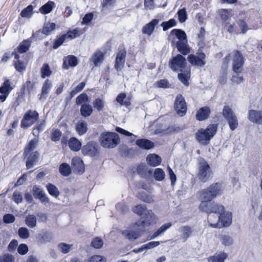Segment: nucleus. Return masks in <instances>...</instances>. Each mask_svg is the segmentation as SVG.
Segmentation results:
<instances>
[{"label": "nucleus", "mask_w": 262, "mask_h": 262, "mask_svg": "<svg viewBox=\"0 0 262 262\" xmlns=\"http://www.w3.org/2000/svg\"><path fill=\"white\" fill-rule=\"evenodd\" d=\"M205 58L206 55L199 49L195 55H189L187 60L192 66L203 67L206 64Z\"/></svg>", "instance_id": "nucleus-9"}, {"label": "nucleus", "mask_w": 262, "mask_h": 262, "mask_svg": "<svg viewBox=\"0 0 262 262\" xmlns=\"http://www.w3.org/2000/svg\"><path fill=\"white\" fill-rule=\"evenodd\" d=\"M25 222L28 227L33 228L36 226L37 219L34 215L29 214L26 217Z\"/></svg>", "instance_id": "nucleus-43"}, {"label": "nucleus", "mask_w": 262, "mask_h": 262, "mask_svg": "<svg viewBox=\"0 0 262 262\" xmlns=\"http://www.w3.org/2000/svg\"><path fill=\"white\" fill-rule=\"evenodd\" d=\"M30 42L28 40L24 41L21 43L18 47V51L20 53H24L26 52L29 48Z\"/></svg>", "instance_id": "nucleus-56"}, {"label": "nucleus", "mask_w": 262, "mask_h": 262, "mask_svg": "<svg viewBox=\"0 0 262 262\" xmlns=\"http://www.w3.org/2000/svg\"><path fill=\"white\" fill-rule=\"evenodd\" d=\"M212 172L208 163L204 159L200 161L199 166V179L203 182L207 181L211 176Z\"/></svg>", "instance_id": "nucleus-8"}, {"label": "nucleus", "mask_w": 262, "mask_h": 262, "mask_svg": "<svg viewBox=\"0 0 262 262\" xmlns=\"http://www.w3.org/2000/svg\"><path fill=\"white\" fill-rule=\"evenodd\" d=\"M143 215H144V216L141 217L140 219L136 223V226L139 227H144L145 226L149 225L151 223L154 222L156 219V216L152 210H147Z\"/></svg>", "instance_id": "nucleus-12"}, {"label": "nucleus", "mask_w": 262, "mask_h": 262, "mask_svg": "<svg viewBox=\"0 0 262 262\" xmlns=\"http://www.w3.org/2000/svg\"><path fill=\"white\" fill-rule=\"evenodd\" d=\"M90 60L95 67L100 66L104 60L103 53L100 50L96 51L92 56Z\"/></svg>", "instance_id": "nucleus-22"}, {"label": "nucleus", "mask_w": 262, "mask_h": 262, "mask_svg": "<svg viewBox=\"0 0 262 262\" xmlns=\"http://www.w3.org/2000/svg\"><path fill=\"white\" fill-rule=\"evenodd\" d=\"M55 7V3L53 1H49L39 8V11L43 14H48L52 12Z\"/></svg>", "instance_id": "nucleus-31"}, {"label": "nucleus", "mask_w": 262, "mask_h": 262, "mask_svg": "<svg viewBox=\"0 0 262 262\" xmlns=\"http://www.w3.org/2000/svg\"><path fill=\"white\" fill-rule=\"evenodd\" d=\"M248 119L252 122L262 124V111L250 110L248 112Z\"/></svg>", "instance_id": "nucleus-16"}, {"label": "nucleus", "mask_w": 262, "mask_h": 262, "mask_svg": "<svg viewBox=\"0 0 262 262\" xmlns=\"http://www.w3.org/2000/svg\"><path fill=\"white\" fill-rule=\"evenodd\" d=\"M174 109L177 114L182 117L186 113L187 106L185 99L181 95H178L176 98L174 102Z\"/></svg>", "instance_id": "nucleus-11"}, {"label": "nucleus", "mask_w": 262, "mask_h": 262, "mask_svg": "<svg viewBox=\"0 0 262 262\" xmlns=\"http://www.w3.org/2000/svg\"><path fill=\"white\" fill-rule=\"evenodd\" d=\"M85 86V82H82L78 84L74 90H73L70 93V98H73L78 93L81 92L84 86Z\"/></svg>", "instance_id": "nucleus-58"}, {"label": "nucleus", "mask_w": 262, "mask_h": 262, "mask_svg": "<svg viewBox=\"0 0 262 262\" xmlns=\"http://www.w3.org/2000/svg\"><path fill=\"white\" fill-rule=\"evenodd\" d=\"M47 189L49 193L57 198L59 195V191L58 188L53 184L49 183L46 186Z\"/></svg>", "instance_id": "nucleus-46"}, {"label": "nucleus", "mask_w": 262, "mask_h": 262, "mask_svg": "<svg viewBox=\"0 0 262 262\" xmlns=\"http://www.w3.org/2000/svg\"><path fill=\"white\" fill-rule=\"evenodd\" d=\"M170 34L175 35L174 38L177 39V41H184L187 39L186 33L181 29H173L171 31Z\"/></svg>", "instance_id": "nucleus-32"}, {"label": "nucleus", "mask_w": 262, "mask_h": 262, "mask_svg": "<svg viewBox=\"0 0 262 262\" xmlns=\"http://www.w3.org/2000/svg\"><path fill=\"white\" fill-rule=\"evenodd\" d=\"M126 54V52L124 47L123 46H120L114 65L115 68L117 71H120L123 68L125 62Z\"/></svg>", "instance_id": "nucleus-10"}, {"label": "nucleus", "mask_w": 262, "mask_h": 262, "mask_svg": "<svg viewBox=\"0 0 262 262\" xmlns=\"http://www.w3.org/2000/svg\"><path fill=\"white\" fill-rule=\"evenodd\" d=\"M146 161L148 164L152 166L159 165L162 161L161 158L158 155L153 154L147 156Z\"/></svg>", "instance_id": "nucleus-25"}, {"label": "nucleus", "mask_w": 262, "mask_h": 262, "mask_svg": "<svg viewBox=\"0 0 262 262\" xmlns=\"http://www.w3.org/2000/svg\"><path fill=\"white\" fill-rule=\"evenodd\" d=\"M34 7L32 5H30L26 8L24 9L20 12V16L23 18H30L33 14Z\"/></svg>", "instance_id": "nucleus-44"}, {"label": "nucleus", "mask_w": 262, "mask_h": 262, "mask_svg": "<svg viewBox=\"0 0 262 262\" xmlns=\"http://www.w3.org/2000/svg\"><path fill=\"white\" fill-rule=\"evenodd\" d=\"M169 68L174 72H179L178 79L186 86L189 85L190 69L187 66L186 58L181 54H178L169 60Z\"/></svg>", "instance_id": "nucleus-1"}, {"label": "nucleus", "mask_w": 262, "mask_h": 262, "mask_svg": "<svg viewBox=\"0 0 262 262\" xmlns=\"http://www.w3.org/2000/svg\"><path fill=\"white\" fill-rule=\"evenodd\" d=\"M147 210V209L145 205L141 204L137 205L132 208L133 211L140 216L143 215Z\"/></svg>", "instance_id": "nucleus-47"}, {"label": "nucleus", "mask_w": 262, "mask_h": 262, "mask_svg": "<svg viewBox=\"0 0 262 262\" xmlns=\"http://www.w3.org/2000/svg\"><path fill=\"white\" fill-rule=\"evenodd\" d=\"M177 22L173 18L170 19L168 21H163L161 24V26L162 27L164 31L168 30L169 29L176 26Z\"/></svg>", "instance_id": "nucleus-50"}, {"label": "nucleus", "mask_w": 262, "mask_h": 262, "mask_svg": "<svg viewBox=\"0 0 262 262\" xmlns=\"http://www.w3.org/2000/svg\"><path fill=\"white\" fill-rule=\"evenodd\" d=\"M179 20L181 23H184L187 18V15L185 8L179 10L178 12Z\"/></svg>", "instance_id": "nucleus-61"}, {"label": "nucleus", "mask_w": 262, "mask_h": 262, "mask_svg": "<svg viewBox=\"0 0 262 262\" xmlns=\"http://www.w3.org/2000/svg\"><path fill=\"white\" fill-rule=\"evenodd\" d=\"M179 232L181 233V238L183 242H185L191 235L192 230L188 226H181L179 229Z\"/></svg>", "instance_id": "nucleus-28"}, {"label": "nucleus", "mask_w": 262, "mask_h": 262, "mask_svg": "<svg viewBox=\"0 0 262 262\" xmlns=\"http://www.w3.org/2000/svg\"><path fill=\"white\" fill-rule=\"evenodd\" d=\"M116 100L120 105L125 106L126 107L131 104L129 99L126 98V95L125 93L119 94L116 97Z\"/></svg>", "instance_id": "nucleus-29"}, {"label": "nucleus", "mask_w": 262, "mask_h": 262, "mask_svg": "<svg viewBox=\"0 0 262 262\" xmlns=\"http://www.w3.org/2000/svg\"><path fill=\"white\" fill-rule=\"evenodd\" d=\"M160 20L154 19L145 25L142 28V32L143 34L150 35L155 29V26L158 24Z\"/></svg>", "instance_id": "nucleus-20"}, {"label": "nucleus", "mask_w": 262, "mask_h": 262, "mask_svg": "<svg viewBox=\"0 0 262 262\" xmlns=\"http://www.w3.org/2000/svg\"><path fill=\"white\" fill-rule=\"evenodd\" d=\"M33 195L35 199H38L42 203H49V198L44 191L37 185H34L32 188Z\"/></svg>", "instance_id": "nucleus-15"}, {"label": "nucleus", "mask_w": 262, "mask_h": 262, "mask_svg": "<svg viewBox=\"0 0 262 262\" xmlns=\"http://www.w3.org/2000/svg\"><path fill=\"white\" fill-rule=\"evenodd\" d=\"M217 128L216 124H210L206 129H199L195 134L196 140L202 144H206L214 136Z\"/></svg>", "instance_id": "nucleus-4"}, {"label": "nucleus", "mask_w": 262, "mask_h": 262, "mask_svg": "<svg viewBox=\"0 0 262 262\" xmlns=\"http://www.w3.org/2000/svg\"><path fill=\"white\" fill-rule=\"evenodd\" d=\"M154 177L156 180L161 181L165 178V172L162 169L157 168L155 170Z\"/></svg>", "instance_id": "nucleus-53"}, {"label": "nucleus", "mask_w": 262, "mask_h": 262, "mask_svg": "<svg viewBox=\"0 0 262 262\" xmlns=\"http://www.w3.org/2000/svg\"><path fill=\"white\" fill-rule=\"evenodd\" d=\"M224 212V207L222 205L213 203L210 207V214L215 213L220 215Z\"/></svg>", "instance_id": "nucleus-45"}, {"label": "nucleus", "mask_w": 262, "mask_h": 262, "mask_svg": "<svg viewBox=\"0 0 262 262\" xmlns=\"http://www.w3.org/2000/svg\"><path fill=\"white\" fill-rule=\"evenodd\" d=\"M76 129L79 135L81 136L84 135L86 133L88 129V124L86 122L84 121L78 122L76 124Z\"/></svg>", "instance_id": "nucleus-39"}, {"label": "nucleus", "mask_w": 262, "mask_h": 262, "mask_svg": "<svg viewBox=\"0 0 262 262\" xmlns=\"http://www.w3.org/2000/svg\"><path fill=\"white\" fill-rule=\"evenodd\" d=\"M14 58L16 59L14 62V66L16 70L19 72H21L25 71L26 70V67L24 62L20 61L18 60V55L17 54H15Z\"/></svg>", "instance_id": "nucleus-48"}, {"label": "nucleus", "mask_w": 262, "mask_h": 262, "mask_svg": "<svg viewBox=\"0 0 262 262\" xmlns=\"http://www.w3.org/2000/svg\"><path fill=\"white\" fill-rule=\"evenodd\" d=\"M36 238L39 244H42L49 242L52 239V235L50 233L46 232L43 234H39Z\"/></svg>", "instance_id": "nucleus-41"}, {"label": "nucleus", "mask_w": 262, "mask_h": 262, "mask_svg": "<svg viewBox=\"0 0 262 262\" xmlns=\"http://www.w3.org/2000/svg\"><path fill=\"white\" fill-rule=\"evenodd\" d=\"M14 256L9 253L5 254L2 256H0V262H14Z\"/></svg>", "instance_id": "nucleus-63"}, {"label": "nucleus", "mask_w": 262, "mask_h": 262, "mask_svg": "<svg viewBox=\"0 0 262 262\" xmlns=\"http://www.w3.org/2000/svg\"><path fill=\"white\" fill-rule=\"evenodd\" d=\"M55 28L56 24L55 23H48L45 24L42 29V33L46 35H49L55 29Z\"/></svg>", "instance_id": "nucleus-49"}, {"label": "nucleus", "mask_w": 262, "mask_h": 262, "mask_svg": "<svg viewBox=\"0 0 262 262\" xmlns=\"http://www.w3.org/2000/svg\"><path fill=\"white\" fill-rule=\"evenodd\" d=\"M222 244L225 246H229L233 244V239L228 235H222L220 237Z\"/></svg>", "instance_id": "nucleus-54"}, {"label": "nucleus", "mask_w": 262, "mask_h": 262, "mask_svg": "<svg viewBox=\"0 0 262 262\" xmlns=\"http://www.w3.org/2000/svg\"><path fill=\"white\" fill-rule=\"evenodd\" d=\"M52 86V82L47 79L43 84L41 89V93L39 97V100H42L47 98Z\"/></svg>", "instance_id": "nucleus-21"}, {"label": "nucleus", "mask_w": 262, "mask_h": 262, "mask_svg": "<svg viewBox=\"0 0 262 262\" xmlns=\"http://www.w3.org/2000/svg\"><path fill=\"white\" fill-rule=\"evenodd\" d=\"M136 144L140 148L148 150L154 147V143L146 139H138L136 141Z\"/></svg>", "instance_id": "nucleus-24"}, {"label": "nucleus", "mask_w": 262, "mask_h": 262, "mask_svg": "<svg viewBox=\"0 0 262 262\" xmlns=\"http://www.w3.org/2000/svg\"><path fill=\"white\" fill-rule=\"evenodd\" d=\"M172 46H175L181 55H186L190 53V48L188 44L187 39L184 41H176L175 38L171 40Z\"/></svg>", "instance_id": "nucleus-13"}, {"label": "nucleus", "mask_w": 262, "mask_h": 262, "mask_svg": "<svg viewBox=\"0 0 262 262\" xmlns=\"http://www.w3.org/2000/svg\"><path fill=\"white\" fill-rule=\"evenodd\" d=\"M37 143L38 139L37 138L30 140L24 149L23 154L24 157L28 156L29 153L32 152L31 151L36 148Z\"/></svg>", "instance_id": "nucleus-27"}, {"label": "nucleus", "mask_w": 262, "mask_h": 262, "mask_svg": "<svg viewBox=\"0 0 262 262\" xmlns=\"http://www.w3.org/2000/svg\"><path fill=\"white\" fill-rule=\"evenodd\" d=\"M227 121L231 130H235L238 127V122L236 116L230 118Z\"/></svg>", "instance_id": "nucleus-57"}, {"label": "nucleus", "mask_w": 262, "mask_h": 262, "mask_svg": "<svg viewBox=\"0 0 262 262\" xmlns=\"http://www.w3.org/2000/svg\"><path fill=\"white\" fill-rule=\"evenodd\" d=\"M103 241L99 237L95 238L93 239L91 243L92 246L95 249L101 248L103 246Z\"/></svg>", "instance_id": "nucleus-60"}, {"label": "nucleus", "mask_w": 262, "mask_h": 262, "mask_svg": "<svg viewBox=\"0 0 262 262\" xmlns=\"http://www.w3.org/2000/svg\"><path fill=\"white\" fill-rule=\"evenodd\" d=\"M72 166L74 170L79 174H82L84 171V164L79 157H74L72 159Z\"/></svg>", "instance_id": "nucleus-17"}, {"label": "nucleus", "mask_w": 262, "mask_h": 262, "mask_svg": "<svg viewBox=\"0 0 262 262\" xmlns=\"http://www.w3.org/2000/svg\"><path fill=\"white\" fill-rule=\"evenodd\" d=\"M98 145L94 142L88 143L82 149L83 155L95 157L98 154Z\"/></svg>", "instance_id": "nucleus-14"}, {"label": "nucleus", "mask_w": 262, "mask_h": 262, "mask_svg": "<svg viewBox=\"0 0 262 262\" xmlns=\"http://www.w3.org/2000/svg\"><path fill=\"white\" fill-rule=\"evenodd\" d=\"M69 148L73 151H79L81 147L80 142L76 138L72 137L70 139L68 142Z\"/></svg>", "instance_id": "nucleus-33"}, {"label": "nucleus", "mask_w": 262, "mask_h": 262, "mask_svg": "<svg viewBox=\"0 0 262 262\" xmlns=\"http://www.w3.org/2000/svg\"><path fill=\"white\" fill-rule=\"evenodd\" d=\"M137 197L141 201L147 203H151L154 202V201L153 196L151 194H148L145 191H142L138 193Z\"/></svg>", "instance_id": "nucleus-36"}, {"label": "nucleus", "mask_w": 262, "mask_h": 262, "mask_svg": "<svg viewBox=\"0 0 262 262\" xmlns=\"http://www.w3.org/2000/svg\"><path fill=\"white\" fill-rule=\"evenodd\" d=\"M210 114V109L208 106H204L200 108L196 114L198 120L203 121L207 119Z\"/></svg>", "instance_id": "nucleus-23"}, {"label": "nucleus", "mask_w": 262, "mask_h": 262, "mask_svg": "<svg viewBox=\"0 0 262 262\" xmlns=\"http://www.w3.org/2000/svg\"><path fill=\"white\" fill-rule=\"evenodd\" d=\"M80 30L78 28H75L72 30H69L66 34H63L66 39L69 38L70 39H74L80 35Z\"/></svg>", "instance_id": "nucleus-52"}, {"label": "nucleus", "mask_w": 262, "mask_h": 262, "mask_svg": "<svg viewBox=\"0 0 262 262\" xmlns=\"http://www.w3.org/2000/svg\"><path fill=\"white\" fill-rule=\"evenodd\" d=\"M13 88L11 86V82L9 79H5L4 83L0 87V93L9 95Z\"/></svg>", "instance_id": "nucleus-30"}, {"label": "nucleus", "mask_w": 262, "mask_h": 262, "mask_svg": "<svg viewBox=\"0 0 262 262\" xmlns=\"http://www.w3.org/2000/svg\"><path fill=\"white\" fill-rule=\"evenodd\" d=\"M88 101V96L85 93H82L79 95L76 99V102L77 105L83 103H85Z\"/></svg>", "instance_id": "nucleus-62"}, {"label": "nucleus", "mask_w": 262, "mask_h": 262, "mask_svg": "<svg viewBox=\"0 0 262 262\" xmlns=\"http://www.w3.org/2000/svg\"><path fill=\"white\" fill-rule=\"evenodd\" d=\"M232 56V70L236 74H239L243 71L245 58L240 51L235 50L231 53Z\"/></svg>", "instance_id": "nucleus-7"}, {"label": "nucleus", "mask_w": 262, "mask_h": 262, "mask_svg": "<svg viewBox=\"0 0 262 262\" xmlns=\"http://www.w3.org/2000/svg\"><path fill=\"white\" fill-rule=\"evenodd\" d=\"M201 201V203L199 206V208L200 211L205 212L209 214L208 217V220L209 222H211L212 217L213 216L210 214V207L211 206H209V201H205V200H200Z\"/></svg>", "instance_id": "nucleus-26"}, {"label": "nucleus", "mask_w": 262, "mask_h": 262, "mask_svg": "<svg viewBox=\"0 0 262 262\" xmlns=\"http://www.w3.org/2000/svg\"><path fill=\"white\" fill-rule=\"evenodd\" d=\"M122 235L130 241H134L137 239L140 235L138 231H132L129 230H123L122 232Z\"/></svg>", "instance_id": "nucleus-34"}, {"label": "nucleus", "mask_w": 262, "mask_h": 262, "mask_svg": "<svg viewBox=\"0 0 262 262\" xmlns=\"http://www.w3.org/2000/svg\"><path fill=\"white\" fill-rule=\"evenodd\" d=\"M172 226L171 223H167L160 227L151 236V239H154L157 236L161 235L165 232L168 229Z\"/></svg>", "instance_id": "nucleus-42"}, {"label": "nucleus", "mask_w": 262, "mask_h": 262, "mask_svg": "<svg viewBox=\"0 0 262 262\" xmlns=\"http://www.w3.org/2000/svg\"><path fill=\"white\" fill-rule=\"evenodd\" d=\"M41 76L42 78L46 77H49L52 72L50 70V67L48 63H44L40 69Z\"/></svg>", "instance_id": "nucleus-51"}, {"label": "nucleus", "mask_w": 262, "mask_h": 262, "mask_svg": "<svg viewBox=\"0 0 262 262\" xmlns=\"http://www.w3.org/2000/svg\"><path fill=\"white\" fill-rule=\"evenodd\" d=\"M222 115L226 121L236 116L232 108L228 105L224 106L222 111Z\"/></svg>", "instance_id": "nucleus-40"}, {"label": "nucleus", "mask_w": 262, "mask_h": 262, "mask_svg": "<svg viewBox=\"0 0 262 262\" xmlns=\"http://www.w3.org/2000/svg\"><path fill=\"white\" fill-rule=\"evenodd\" d=\"M215 223H210V226L213 228H221V226L228 227L232 223V213L229 211L224 212L220 215L215 216Z\"/></svg>", "instance_id": "nucleus-6"}, {"label": "nucleus", "mask_w": 262, "mask_h": 262, "mask_svg": "<svg viewBox=\"0 0 262 262\" xmlns=\"http://www.w3.org/2000/svg\"><path fill=\"white\" fill-rule=\"evenodd\" d=\"M61 132L58 129H56L52 133L51 139L52 141L56 142L60 140Z\"/></svg>", "instance_id": "nucleus-64"}, {"label": "nucleus", "mask_w": 262, "mask_h": 262, "mask_svg": "<svg viewBox=\"0 0 262 262\" xmlns=\"http://www.w3.org/2000/svg\"><path fill=\"white\" fill-rule=\"evenodd\" d=\"M39 154L38 151L32 152L29 154L28 156L25 157L27 158L26 167L27 169L31 168L36 164L38 161Z\"/></svg>", "instance_id": "nucleus-18"}, {"label": "nucleus", "mask_w": 262, "mask_h": 262, "mask_svg": "<svg viewBox=\"0 0 262 262\" xmlns=\"http://www.w3.org/2000/svg\"><path fill=\"white\" fill-rule=\"evenodd\" d=\"M119 135L114 132H103L101 134L100 142L101 146L106 148H113L120 142Z\"/></svg>", "instance_id": "nucleus-3"}, {"label": "nucleus", "mask_w": 262, "mask_h": 262, "mask_svg": "<svg viewBox=\"0 0 262 262\" xmlns=\"http://www.w3.org/2000/svg\"><path fill=\"white\" fill-rule=\"evenodd\" d=\"M223 189L222 183L217 182L212 184L207 188L202 189L198 192L199 200L210 202L218 195L222 194Z\"/></svg>", "instance_id": "nucleus-2"}, {"label": "nucleus", "mask_w": 262, "mask_h": 262, "mask_svg": "<svg viewBox=\"0 0 262 262\" xmlns=\"http://www.w3.org/2000/svg\"><path fill=\"white\" fill-rule=\"evenodd\" d=\"M18 234L21 238L26 239L29 237L30 233L26 227H20L18 230Z\"/></svg>", "instance_id": "nucleus-59"}, {"label": "nucleus", "mask_w": 262, "mask_h": 262, "mask_svg": "<svg viewBox=\"0 0 262 262\" xmlns=\"http://www.w3.org/2000/svg\"><path fill=\"white\" fill-rule=\"evenodd\" d=\"M78 64L77 58L74 55H69L63 59V69L68 70L69 66L76 67Z\"/></svg>", "instance_id": "nucleus-19"}, {"label": "nucleus", "mask_w": 262, "mask_h": 262, "mask_svg": "<svg viewBox=\"0 0 262 262\" xmlns=\"http://www.w3.org/2000/svg\"><path fill=\"white\" fill-rule=\"evenodd\" d=\"M227 257L226 253H221L215 254L208 258V262H224L225 259Z\"/></svg>", "instance_id": "nucleus-38"}, {"label": "nucleus", "mask_w": 262, "mask_h": 262, "mask_svg": "<svg viewBox=\"0 0 262 262\" xmlns=\"http://www.w3.org/2000/svg\"><path fill=\"white\" fill-rule=\"evenodd\" d=\"M59 171L60 173L64 177L69 176L72 172L70 165L66 163H63L60 165Z\"/></svg>", "instance_id": "nucleus-37"}, {"label": "nucleus", "mask_w": 262, "mask_h": 262, "mask_svg": "<svg viewBox=\"0 0 262 262\" xmlns=\"http://www.w3.org/2000/svg\"><path fill=\"white\" fill-rule=\"evenodd\" d=\"M93 112L92 106L87 103H83L81 105L80 108L81 115L84 117L90 116Z\"/></svg>", "instance_id": "nucleus-35"}, {"label": "nucleus", "mask_w": 262, "mask_h": 262, "mask_svg": "<svg viewBox=\"0 0 262 262\" xmlns=\"http://www.w3.org/2000/svg\"><path fill=\"white\" fill-rule=\"evenodd\" d=\"M93 104L94 107L99 112L103 110L104 106V103L103 101L100 98L96 99L93 101Z\"/></svg>", "instance_id": "nucleus-55"}, {"label": "nucleus", "mask_w": 262, "mask_h": 262, "mask_svg": "<svg viewBox=\"0 0 262 262\" xmlns=\"http://www.w3.org/2000/svg\"><path fill=\"white\" fill-rule=\"evenodd\" d=\"M39 119V114L36 111H27L21 121L20 126L27 128L33 125Z\"/></svg>", "instance_id": "nucleus-5"}]
</instances>
